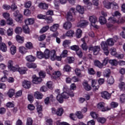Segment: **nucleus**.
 Returning <instances> with one entry per match:
<instances>
[{
  "mask_svg": "<svg viewBox=\"0 0 125 125\" xmlns=\"http://www.w3.org/2000/svg\"><path fill=\"white\" fill-rule=\"evenodd\" d=\"M34 96L37 99H42V94L39 91H37L34 93Z\"/></svg>",
  "mask_w": 125,
  "mask_h": 125,
  "instance_id": "nucleus-25",
  "label": "nucleus"
},
{
  "mask_svg": "<svg viewBox=\"0 0 125 125\" xmlns=\"http://www.w3.org/2000/svg\"><path fill=\"white\" fill-rule=\"evenodd\" d=\"M90 115L93 119H97L98 118V114L95 112H92L90 113Z\"/></svg>",
  "mask_w": 125,
  "mask_h": 125,
  "instance_id": "nucleus-47",
  "label": "nucleus"
},
{
  "mask_svg": "<svg viewBox=\"0 0 125 125\" xmlns=\"http://www.w3.org/2000/svg\"><path fill=\"white\" fill-rule=\"evenodd\" d=\"M62 98H64V99H68L69 98V94L64 92L62 94Z\"/></svg>",
  "mask_w": 125,
  "mask_h": 125,
  "instance_id": "nucleus-58",
  "label": "nucleus"
},
{
  "mask_svg": "<svg viewBox=\"0 0 125 125\" xmlns=\"http://www.w3.org/2000/svg\"><path fill=\"white\" fill-rule=\"evenodd\" d=\"M102 49H103L104 54L108 55L109 54V50L108 49V44L106 42L103 41L101 43Z\"/></svg>",
  "mask_w": 125,
  "mask_h": 125,
  "instance_id": "nucleus-3",
  "label": "nucleus"
},
{
  "mask_svg": "<svg viewBox=\"0 0 125 125\" xmlns=\"http://www.w3.org/2000/svg\"><path fill=\"white\" fill-rule=\"evenodd\" d=\"M97 120L99 123H101V124H104L106 122V119L103 117H99Z\"/></svg>",
  "mask_w": 125,
  "mask_h": 125,
  "instance_id": "nucleus-49",
  "label": "nucleus"
},
{
  "mask_svg": "<svg viewBox=\"0 0 125 125\" xmlns=\"http://www.w3.org/2000/svg\"><path fill=\"white\" fill-rule=\"evenodd\" d=\"M70 43H71V41L69 40H65L63 42L62 45L64 47H67V46H68Z\"/></svg>",
  "mask_w": 125,
  "mask_h": 125,
  "instance_id": "nucleus-45",
  "label": "nucleus"
},
{
  "mask_svg": "<svg viewBox=\"0 0 125 125\" xmlns=\"http://www.w3.org/2000/svg\"><path fill=\"white\" fill-rule=\"evenodd\" d=\"M83 34V31H82V30L81 29H77V32H76V37L78 38V39H80L81 37H82V34Z\"/></svg>",
  "mask_w": 125,
  "mask_h": 125,
  "instance_id": "nucleus-32",
  "label": "nucleus"
},
{
  "mask_svg": "<svg viewBox=\"0 0 125 125\" xmlns=\"http://www.w3.org/2000/svg\"><path fill=\"white\" fill-rule=\"evenodd\" d=\"M37 57L39 59H42V58H44V55L42 52H38Z\"/></svg>",
  "mask_w": 125,
  "mask_h": 125,
  "instance_id": "nucleus-34",
  "label": "nucleus"
},
{
  "mask_svg": "<svg viewBox=\"0 0 125 125\" xmlns=\"http://www.w3.org/2000/svg\"><path fill=\"white\" fill-rule=\"evenodd\" d=\"M25 46L26 48H28V49H31V48H33V44L31 42H27L25 44Z\"/></svg>",
  "mask_w": 125,
  "mask_h": 125,
  "instance_id": "nucleus-50",
  "label": "nucleus"
},
{
  "mask_svg": "<svg viewBox=\"0 0 125 125\" xmlns=\"http://www.w3.org/2000/svg\"><path fill=\"white\" fill-rule=\"evenodd\" d=\"M89 21L92 23V26L95 27V28H97V25H94L97 22V18L94 16H91L89 17ZM94 24V25H93Z\"/></svg>",
  "mask_w": 125,
  "mask_h": 125,
  "instance_id": "nucleus-6",
  "label": "nucleus"
},
{
  "mask_svg": "<svg viewBox=\"0 0 125 125\" xmlns=\"http://www.w3.org/2000/svg\"><path fill=\"white\" fill-rule=\"evenodd\" d=\"M101 96L104 99H110L111 98V94L109 93L107 91H103L101 92Z\"/></svg>",
  "mask_w": 125,
  "mask_h": 125,
  "instance_id": "nucleus-7",
  "label": "nucleus"
},
{
  "mask_svg": "<svg viewBox=\"0 0 125 125\" xmlns=\"http://www.w3.org/2000/svg\"><path fill=\"white\" fill-rule=\"evenodd\" d=\"M15 20L16 21H17V22H19V23H21L23 21V16L21 15V16L16 17Z\"/></svg>",
  "mask_w": 125,
  "mask_h": 125,
  "instance_id": "nucleus-30",
  "label": "nucleus"
},
{
  "mask_svg": "<svg viewBox=\"0 0 125 125\" xmlns=\"http://www.w3.org/2000/svg\"><path fill=\"white\" fill-rule=\"evenodd\" d=\"M45 38H46L45 35L43 34L38 38V40L40 41V42H42V41H44V40H45Z\"/></svg>",
  "mask_w": 125,
  "mask_h": 125,
  "instance_id": "nucleus-55",
  "label": "nucleus"
},
{
  "mask_svg": "<svg viewBox=\"0 0 125 125\" xmlns=\"http://www.w3.org/2000/svg\"><path fill=\"white\" fill-rule=\"evenodd\" d=\"M75 34V32L73 30H69L66 33L65 35L66 37H73V35Z\"/></svg>",
  "mask_w": 125,
  "mask_h": 125,
  "instance_id": "nucleus-38",
  "label": "nucleus"
},
{
  "mask_svg": "<svg viewBox=\"0 0 125 125\" xmlns=\"http://www.w3.org/2000/svg\"><path fill=\"white\" fill-rule=\"evenodd\" d=\"M63 71L65 72H70L71 71V67L69 65H66L63 67Z\"/></svg>",
  "mask_w": 125,
  "mask_h": 125,
  "instance_id": "nucleus-51",
  "label": "nucleus"
},
{
  "mask_svg": "<svg viewBox=\"0 0 125 125\" xmlns=\"http://www.w3.org/2000/svg\"><path fill=\"white\" fill-rule=\"evenodd\" d=\"M26 66L29 69H30L31 68H32L33 69H36V68H37V64L34 63H26Z\"/></svg>",
  "mask_w": 125,
  "mask_h": 125,
  "instance_id": "nucleus-27",
  "label": "nucleus"
},
{
  "mask_svg": "<svg viewBox=\"0 0 125 125\" xmlns=\"http://www.w3.org/2000/svg\"><path fill=\"white\" fill-rule=\"evenodd\" d=\"M26 125H33V120L31 118L27 119Z\"/></svg>",
  "mask_w": 125,
  "mask_h": 125,
  "instance_id": "nucleus-53",
  "label": "nucleus"
},
{
  "mask_svg": "<svg viewBox=\"0 0 125 125\" xmlns=\"http://www.w3.org/2000/svg\"><path fill=\"white\" fill-rule=\"evenodd\" d=\"M24 14L26 16H30L31 15V11L29 9H26L24 10Z\"/></svg>",
  "mask_w": 125,
  "mask_h": 125,
  "instance_id": "nucleus-60",
  "label": "nucleus"
},
{
  "mask_svg": "<svg viewBox=\"0 0 125 125\" xmlns=\"http://www.w3.org/2000/svg\"><path fill=\"white\" fill-rule=\"evenodd\" d=\"M7 23L11 26H14V24H13V20H12V19L9 18L7 19Z\"/></svg>",
  "mask_w": 125,
  "mask_h": 125,
  "instance_id": "nucleus-52",
  "label": "nucleus"
},
{
  "mask_svg": "<svg viewBox=\"0 0 125 125\" xmlns=\"http://www.w3.org/2000/svg\"><path fill=\"white\" fill-rule=\"evenodd\" d=\"M31 5H32V2L30 1L26 2L24 4V6L25 7H26V8H30Z\"/></svg>",
  "mask_w": 125,
  "mask_h": 125,
  "instance_id": "nucleus-59",
  "label": "nucleus"
},
{
  "mask_svg": "<svg viewBox=\"0 0 125 125\" xmlns=\"http://www.w3.org/2000/svg\"><path fill=\"white\" fill-rule=\"evenodd\" d=\"M97 108L102 111V112H105V111H109L110 108L105 107V103L104 102H100L97 104Z\"/></svg>",
  "mask_w": 125,
  "mask_h": 125,
  "instance_id": "nucleus-4",
  "label": "nucleus"
},
{
  "mask_svg": "<svg viewBox=\"0 0 125 125\" xmlns=\"http://www.w3.org/2000/svg\"><path fill=\"white\" fill-rule=\"evenodd\" d=\"M56 53L55 50L50 51L48 49H46L44 52V57L45 59L50 58L52 61H54V54Z\"/></svg>",
  "mask_w": 125,
  "mask_h": 125,
  "instance_id": "nucleus-1",
  "label": "nucleus"
},
{
  "mask_svg": "<svg viewBox=\"0 0 125 125\" xmlns=\"http://www.w3.org/2000/svg\"><path fill=\"white\" fill-rule=\"evenodd\" d=\"M57 125H69V124L66 122H60V121H58L56 122Z\"/></svg>",
  "mask_w": 125,
  "mask_h": 125,
  "instance_id": "nucleus-64",
  "label": "nucleus"
},
{
  "mask_svg": "<svg viewBox=\"0 0 125 125\" xmlns=\"http://www.w3.org/2000/svg\"><path fill=\"white\" fill-rule=\"evenodd\" d=\"M61 76V73L60 71H55V73H53V77L54 79H57Z\"/></svg>",
  "mask_w": 125,
  "mask_h": 125,
  "instance_id": "nucleus-28",
  "label": "nucleus"
},
{
  "mask_svg": "<svg viewBox=\"0 0 125 125\" xmlns=\"http://www.w3.org/2000/svg\"><path fill=\"white\" fill-rule=\"evenodd\" d=\"M16 71H18L19 72L20 74L21 75H24V74H25L26 71H27V68L26 67H19V65H17V68Z\"/></svg>",
  "mask_w": 125,
  "mask_h": 125,
  "instance_id": "nucleus-9",
  "label": "nucleus"
},
{
  "mask_svg": "<svg viewBox=\"0 0 125 125\" xmlns=\"http://www.w3.org/2000/svg\"><path fill=\"white\" fill-rule=\"evenodd\" d=\"M104 73L105 77H110V75H111V71L109 69H106L104 70Z\"/></svg>",
  "mask_w": 125,
  "mask_h": 125,
  "instance_id": "nucleus-54",
  "label": "nucleus"
},
{
  "mask_svg": "<svg viewBox=\"0 0 125 125\" xmlns=\"http://www.w3.org/2000/svg\"><path fill=\"white\" fill-rule=\"evenodd\" d=\"M120 101L122 103L125 102V94H123L120 96Z\"/></svg>",
  "mask_w": 125,
  "mask_h": 125,
  "instance_id": "nucleus-63",
  "label": "nucleus"
},
{
  "mask_svg": "<svg viewBox=\"0 0 125 125\" xmlns=\"http://www.w3.org/2000/svg\"><path fill=\"white\" fill-rule=\"evenodd\" d=\"M33 83H40L42 82V78L37 77L36 75L32 76Z\"/></svg>",
  "mask_w": 125,
  "mask_h": 125,
  "instance_id": "nucleus-10",
  "label": "nucleus"
},
{
  "mask_svg": "<svg viewBox=\"0 0 125 125\" xmlns=\"http://www.w3.org/2000/svg\"><path fill=\"white\" fill-rule=\"evenodd\" d=\"M76 116L78 118V119H83V115L81 111H77L75 113Z\"/></svg>",
  "mask_w": 125,
  "mask_h": 125,
  "instance_id": "nucleus-33",
  "label": "nucleus"
},
{
  "mask_svg": "<svg viewBox=\"0 0 125 125\" xmlns=\"http://www.w3.org/2000/svg\"><path fill=\"white\" fill-rule=\"evenodd\" d=\"M76 54H77L78 56H79L80 58L83 57V52H82V50L80 49L76 52Z\"/></svg>",
  "mask_w": 125,
  "mask_h": 125,
  "instance_id": "nucleus-62",
  "label": "nucleus"
},
{
  "mask_svg": "<svg viewBox=\"0 0 125 125\" xmlns=\"http://www.w3.org/2000/svg\"><path fill=\"white\" fill-rule=\"evenodd\" d=\"M100 46H95L94 48V51L93 52L94 53V54H95V53H98V52H99V51H100Z\"/></svg>",
  "mask_w": 125,
  "mask_h": 125,
  "instance_id": "nucleus-43",
  "label": "nucleus"
},
{
  "mask_svg": "<svg viewBox=\"0 0 125 125\" xmlns=\"http://www.w3.org/2000/svg\"><path fill=\"white\" fill-rule=\"evenodd\" d=\"M7 34L8 37H11L13 35V29L12 28H9L7 30Z\"/></svg>",
  "mask_w": 125,
  "mask_h": 125,
  "instance_id": "nucleus-41",
  "label": "nucleus"
},
{
  "mask_svg": "<svg viewBox=\"0 0 125 125\" xmlns=\"http://www.w3.org/2000/svg\"><path fill=\"white\" fill-rule=\"evenodd\" d=\"M22 86L26 89L30 88L31 87V82L24 80L22 82Z\"/></svg>",
  "mask_w": 125,
  "mask_h": 125,
  "instance_id": "nucleus-11",
  "label": "nucleus"
},
{
  "mask_svg": "<svg viewBox=\"0 0 125 125\" xmlns=\"http://www.w3.org/2000/svg\"><path fill=\"white\" fill-rule=\"evenodd\" d=\"M14 94H15V90L13 89H10L7 93V95L10 98L13 97Z\"/></svg>",
  "mask_w": 125,
  "mask_h": 125,
  "instance_id": "nucleus-22",
  "label": "nucleus"
},
{
  "mask_svg": "<svg viewBox=\"0 0 125 125\" xmlns=\"http://www.w3.org/2000/svg\"><path fill=\"white\" fill-rule=\"evenodd\" d=\"M61 57L64 58V57H67L68 56V51L67 50H64L62 53L61 54Z\"/></svg>",
  "mask_w": 125,
  "mask_h": 125,
  "instance_id": "nucleus-40",
  "label": "nucleus"
},
{
  "mask_svg": "<svg viewBox=\"0 0 125 125\" xmlns=\"http://www.w3.org/2000/svg\"><path fill=\"white\" fill-rule=\"evenodd\" d=\"M70 49H71L72 50H74L75 51H76L77 52V51L79 49H80V47H79V46H78L77 45H74L71 46L70 47Z\"/></svg>",
  "mask_w": 125,
  "mask_h": 125,
  "instance_id": "nucleus-44",
  "label": "nucleus"
},
{
  "mask_svg": "<svg viewBox=\"0 0 125 125\" xmlns=\"http://www.w3.org/2000/svg\"><path fill=\"white\" fill-rule=\"evenodd\" d=\"M76 11L75 8H71L69 11L67 12L66 14V20L67 21H70L71 22H74L75 21V18L73 17L72 13H75Z\"/></svg>",
  "mask_w": 125,
  "mask_h": 125,
  "instance_id": "nucleus-2",
  "label": "nucleus"
},
{
  "mask_svg": "<svg viewBox=\"0 0 125 125\" xmlns=\"http://www.w3.org/2000/svg\"><path fill=\"white\" fill-rule=\"evenodd\" d=\"M16 34H21L22 33V28L21 27H17L15 29Z\"/></svg>",
  "mask_w": 125,
  "mask_h": 125,
  "instance_id": "nucleus-48",
  "label": "nucleus"
},
{
  "mask_svg": "<svg viewBox=\"0 0 125 125\" xmlns=\"http://www.w3.org/2000/svg\"><path fill=\"white\" fill-rule=\"evenodd\" d=\"M35 22V19L30 18L25 21V23L26 25H32Z\"/></svg>",
  "mask_w": 125,
  "mask_h": 125,
  "instance_id": "nucleus-14",
  "label": "nucleus"
},
{
  "mask_svg": "<svg viewBox=\"0 0 125 125\" xmlns=\"http://www.w3.org/2000/svg\"><path fill=\"white\" fill-rule=\"evenodd\" d=\"M27 25L28 24H25L22 26L23 31L25 34H29V33H30V29Z\"/></svg>",
  "mask_w": 125,
  "mask_h": 125,
  "instance_id": "nucleus-24",
  "label": "nucleus"
},
{
  "mask_svg": "<svg viewBox=\"0 0 125 125\" xmlns=\"http://www.w3.org/2000/svg\"><path fill=\"white\" fill-rule=\"evenodd\" d=\"M107 82L110 84H113L114 83V78L111 76L107 79Z\"/></svg>",
  "mask_w": 125,
  "mask_h": 125,
  "instance_id": "nucleus-57",
  "label": "nucleus"
},
{
  "mask_svg": "<svg viewBox=\"0 0 125 125\" xmlns=\"http://www.w3.org/2000/svg\"><path fill=\"white\" fill-rule=\"evenodd\" d=\"M59 28V24L57 23L54 24L52 26L50 27V31L52 32H56L57 29Z\"/></svg>",
  "mask_w": 125,
  "mask_h": 125,
  "instance_id": "nucleus-16",
  "label": "nucleus"
},
{
  "mask_svg": "<svg viewBox=\"0 0 125 125\" xmlns=\"http://www.w3.org/2000/svg\"><path fill=\"white\" fill-rule=\"evenodd\" d=\"M106 42V43H107V45L109 46H113V45L115 43V41H114V39L112 38L108 39Z\"/></svg>",
  "mask_w": 125,
  "mask_h": 125,
  "instance_id": "nucleus-20",
  "label": "nucleus"
},
{
  "mask_svg": "<svg viewBox=\"0 0 125 125\" xmlns=\"http://www.w3.org/2000/svg\"><path fill=\"white\" fill-rule=\"evenodd\" d=\"M99 22L101 25H104L107 23V21L106 20L105 17L101 16L99 18Z\"/></svg>",
  "mask_w": 125,
  "mask_h": 125,
  "instance_id": "nucleus-23",
  "label": "nucleus"
},
{
  "mask_svg": "<svg viewBox=\"0 0 125 125\" xmlns=\"http://www.w3.org/2000/svg\"><path fill=\"white\" fill-rule=\"evenodd\" d=\"M76 10L79 13H81V14H83V12L84 11V9H83V7L80 5H78L76 7Z\"/></svg>",
  "mask_w": 125,
  "mask_h": 125,
  "instance_id": "nucleus-21",
  "label": "nucleus"
},
{
  "mask_svg": "<svg viewBox=\"0 0 125 125\" xmlns=\"http://www.w3.org/2000/svg\"><path fill=\"white\" fill-rule=\"evenodd\" d=\"M109 62L112 66H117L118 65V61L116 60H110Z\"/></svg>",
  "mask_w": 125,
  "mask_h": 125,
  "instance_id": "nucleus-37",
  "label": "nucleus"
},
{
  "mask_svg": "<svg viewBox=\"0 0 125 125\" xmlns=\"http://www.w3.org/2000/svg\"><path fill=\"white\" fill-rule=\"evenodd\" d=\"M88 73L89 75H95V70L92 68H89L88 69Z\"/></svg>",
  "mask_w": 125,
  "mask_h": 125,
  "instance_id": "nucleus-46",
  "label": "nucleus"
},
{
  "mask_svg": "<svg viewBox=\"0 0 125 125\" xmlns=\"http://www.w3.org/2000/svg\"><path fill=\"white\" fill-rule=\"evenodd\" d=\"M19 51L22 54H24L27 52V49L23 46H21L19 47Z\"/></svg>",
  "mask_w": 125,
  "mask_h": 125,
  "instance_id": "nucleus-31",
  "label": "nucleus"
},
{
  "mask_svg": "<svg viewBox=\"0 0 125 125\" xmlns=\"http://www.w3.org/2000/svg\"><path fill=\"white\" fill-rule=\"evenodd\" d=\"M0 50L3 51V52H6L7 51V47L4 42L0 43Z\"/></svg>",
  "mask_w": 125,
  "mask_h": 125,
  "instance_id": "nucleus-13",
  "label": "nucleus"
},
{
  "mask_svg": "<svg viewBox=\"0 0 125 125\" xmlns=\"http://www.w3.org/2000/svg\"><path fill=\"white\" fill-rule=\"evenodd\" d=\"M94 65H95L96 67H98L100 69H102V63L97 60L94 61Z\"/></svg>",
  "mask_w": 125,
  "mask_h": 125,
  "instance_id": "nucleus-19",
  "label": "nucleus"
},
{
  "mask_svg": "<svg viewBox=\"0 0 125 125\" xmlns=\"http://www.w3.org/2000/svg\"><path fill=\"white\" fill-rule=\"evenodd\" d=\"M38 6L42 9H47L48 8V4L45 3L41 2L38 5Z\"/></svg>",
  "mask_w": 125,
  "mask_h": 125,
  "instance_id": "nucleus-15",
  "label": "nucleus"
},
{
  "mask_svg": "<svg viewBox=\"0 0 125 125\" xmlns=\"http://www.w3.org/2000/svg\"><path fill=\"white\" fill-rule=\"evenodd\" d=\"M87 25H88V21L83 20L78 22L77 26L80 28H84V27H86Z\"/></svg>",
  "mask_w": 125,
  "mask_h": 125,
  "instance_id": "nucleus-5",
  "label": "nucleus"
},
{
  "mask_svg": "<svg viewBox=\"0 0 125 125\" xmlns=\"http://www.w3.org/2000/svg\"><path fill=\"white\" fill-rule=\"evenodd\" d=\"M8 67L13 72H16V68H17V65L15 66H13V61H9L8 62Z\"/></svg>",
  "mask_w": 125,
  "mask_h": 125,
  "instance_id": "nucleus-8",
  "label": "nucleus"
},
{
  "mask_svg": "<svg viewBox=\"0 0 125 125\" xmlns=\"http://www.w3.org/2000/svg\"><path fill=\"white\" fill-rule=\"evenodd\" d=\"M119 87L121 89V90H123V89H125V83L124 82H121L119 85Z\"/></svg>",
  "mask_w": 125,
  "mask_h": 125,
  "instance_id": "nucleus-56",
  "label": "nucleus"
},
{
  "mask_svg": "<svg viewBox=\"0 0 125 125\" xmlns=\"http://www.w3.org/2000/svg\"><path fill=\"white\" fill-rule=\"evenodd\" d=\"M16 40L19 43H23L24 42V38L20 36V35L16 36Z\"/></svg>",
  "mask_w": 125,
  "mask_h": 125,
  "instance_id": "nucleus-26",
  "label": "nucleus"
},
{
  "mask_svg": "<svg viewBox=\"0 0 125 125\" xmlns=\"http://www.w3.org/2000/svg\"><path fill=\"white\" fill-rule=\"evenodd\" d=\"M10 50H11V54H12V55H14V54H15V53H16V47H15V46H14V45H13L11 47Z\"/></svg>",
  "mask_w": 125,
  "mask_h": 125,
  "instance_id": "nucleus-42",
  "label": "nucleus"
},
{
  "mask_svg": "<svg viewBox=\"0 0 125 125\" xmlns=\"http://www.w3.org/2000/svg\"><path fill=\"white\" fill-rule=\"evenodd\" d=\"M49 29V26H44L40 30V33H41V34L45 33V32H46V31H47V30H48Z\"/></svg>",
  "mask_w": 125,
  "mask_h": 125,
  "instance_id": "nucleus-39",
  "label": "nucleus"
},
{
  "mask_svg": "<svg viewBox=\"0 0 125 125\" xmlns=\"http://www.w3.org/2000/svg\"><path fill=\"white\" fill-rule=\"evenodd\" d=\"M103 4L104 7H105V8H107L108 9L111 8V2H106V1H104Z\"/></svg>",
  "mask_w": 125,
  "mask_h": 125,
  "instance_id": "nucleus-36",
  "label": "nucleus"
},
{
  "mask_svg": "<svg viewBox=\"0 0 125 125\" xmlns=\"http://www.w3.org/2000/svg\"><path fill=\"white\" fill-rule=\"evenodd\" d=\"M63 28L65 30H70L72 28V23L69 21H66L63 24Z\"/></svg>",
  "mask_w": 125,
  "mask_h": 125,
  "instance_id": "nucleus-12",
  "label": "nucleus"
},
{
  "mask_svg": "<svg viewBox=\"0 0 125 125\" xmlns=\"http://www.w3.org/2000/svg\"><path fill=\"white\" fill-rule=\"evenodd\" d=\"M111 54L113 56H117V51L115 48H112L110 49Z\"/></svg>",
  "mask_w": 125,
  "mask_h": 125,
  "instance_id": "nucleus-61",
  "label": "nucleus"
},
{
  "mask_svg": "<svg viewBox=\"0 0 125 125\" xmlns=\"http://www.w3.org/2000/svg\"><path fill=\"white\" fill-rule=\"evenodd\" d=\"M83 86L84 89H85V90H86L87 91H89V90H91V87L90 86V85H89V84H88V83H87V82H84L83 83Z\"/></svg>",
  "mask_w": 125,
  "mask_h": 125,
  "instance_id": "nucleus-18",
  "label": "nucleus"
},
{
  "mask_svg": "<svg viewBox=\"0 0 125 125\" xmlns=\"http://www.w3.org/2000/svg\"><path fill=\"white\" fill-rule=\"evenodd\" d=\"M25 59L28 62H34L36 60V57L32 55H29L26 57Z\"/></svg>",
  "mask_w": 125,
  "mask_h": 125,
  "instance_id": "nucleus-17",
  "label": "nucleus"
},
{
  "mask_svg": "<svg viewBox=\"0 0 125 125\" xmlns=\"http://www.w3.org/2000/svg\"><path fill=\"white\" fill-rule=\"evenodd\" d=\"M63 98L62 95L61 94H59L57 96V100H58L60 103H63Z\"/></svg>",
  "mask_w": 125,
  "mask_h": 125,
  "instance_id": "nucleus-35",
  "label": "nucleus"
},
{
  "mask_svg": "<svg viewBox=\"0 0 125 125\" xmlns=\"http://www.w3.org/2000/svg\"><path fill=\"white\" fill-rule=\"evenodd\" d=\"M63 108H59L56 112L57 116L61 117V116H62V115L63 114Z\"/></svg>",
  "mask_w": 125,
  "mask_h": 125,
  "instance_id": "nucleus-29",
  "label": "nucleus"
}]
</instances>
